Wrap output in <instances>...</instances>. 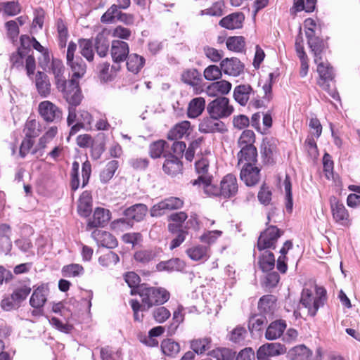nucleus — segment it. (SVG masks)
Here are the masks:
<instances>
[{
  "label": "nucleus",
  "mask_w": 360,
  "mask_h": 360,
  "mask_svg": "<svg viewBox=\"0 0 360 360\" xmlns=\"http://www.w3.org/2000/svg\"><path fill=\"white\" fill-rule=\"evenodd\" d=\"M238 190L236 177L231 174L226 175L220 182L219 186L207 184L205 193L209 195L219 196L223 198H229L234 196Z\"/></svg>",
  "instance_id": "1"
},
{
  "label": "nucleus",
  "mask_w": 360,
  "mask_h": 360,
  "mask_svg": "<svg viewBox=\"0 0 360 360\" xmlns=\"http://www.w3.org/2000/svg\"><path fill=\"white\" fill-rule=\"evenodd\" d=\"M316 296L314 297L311 290L304 288L302 292L300 303L308 309L311 316L316 314L321 307L324 305L326 291L323 287H316Z\"/></svg>",
  "instance_id": "2"
},
{
  "label": "nucleus",
  "mask_w": 360,
  "mask_h": 360,
  "mask_svg": "<svg viewBox=\"0 0 360 360\" xmlns=\"http://www.w3.org/2000/svg\"><path fill=\"white\" fill-rule=\"evenodd\" d=\"M138 294L148 309L155 304H163L168 301L170 295L165 288L146 286L139 288Z\"/></svg>",
  "instance_id": "3"
},
{
  "label": "nucleus",
  "mask_w": 360,
  "mask_h": 360,
  "mask_svg": "<svg viewBox=\"0 0 360 360\" xmlns=\"http://www.w3.org/2000/svg\"><path fill=\"white\" fill-rule=\"evenodd\" d=\"M58 90L63 94V98L70 105L77 106L82 98V92L79 86V82L75 78L63 83L62 87L56 86Z\"/></svg>",
  "instance_id": "4"
},
{
  "label": "nucleus",
  "mask_w": 360,
  "mask_h": 360,
  "mask_svg": "<svg viewBox=\"0 0 360 360\" xmlns=\"http://www.w3.org/2000/svg\"><path fill=\"white\" fill-rule=\"evenodd\" d=\"M233 105L229 103V99L219 96L212 101L207 106V111L210 116L224 119L229 117L233 112Z\"/></svg>",
  "instance_id": "5"
},
{
  "label": "nucleus",
  "mask_w": 360,
  "mask_h": 360,
  "mask_svg": "<svg viewBox=\"0 0 360 360\" xmlns=\"http://www.w3.org/2000/svg\"><path fill=\"white\" fill-rule=\"evenodd\" d=\"M38 112L43 120L48 123H58L62 120V110L50 101L39 103Z\"/></svg>",
  "instance_id": "6"
},
{
  "label": "nucleus",
  "mask_w": 360,
  "mask_h": 360,
  "mask_svg": "<svg viewBox=\"0 0 360 360\" xmlns=\"http://www.w3.org/2000/svg\"><path fill=\"white\" fill-rule=\"evenodd\" d=\"M283 231L276 226H270L261 233L257 240V249L259 251L266 249H275L278 238L282 236Z\"/></svg>",
  "instance_id": "7"
},
{
  "label": "nucleus",
  "mask_w": 360,
  "mask_h": 360,
  "mask_svg": "<svg viewBox=\"0 0 360 360\" xmlns=\"http://www.w3.org/2000/svg\"><path fill=\"white\" fill-rule=\"evenodd\" d=\"M198 129L204 134H223L227 131L226 124L217 117L210 116L204 117L198 125Z\"/></svg>",
  "instance_id": "8"
},
{
  "label": "nucleus",
  "mask_w": 360,
  "mask_h": 360,
  "mask_svg": "<svg viewBox=\"0 0 360 360\" xmlns=\"http://www.w3.org/2000/svg\"><path fill=\"white\" fill-rule=\"evenodd\" d=\"M195 167L196 172L198 174V178L194 180L192 184L193 185L202 184L203 185V189L205 190V186L207 184H211L212 179V175L208 172L209 161L206 158L202 157L195 162Z\"/></svg>",
  "instance_id": "9"
},
{
  "label": "nucleus",
  "mask_w": 360,
  "mask_h": 360,
  "mask_svg": "<svg viewBox=\"0 0 360 360\" xmlns=\"http://www.w3.org/2000/svg\"><path fill=\"white\" fill-rule=\"evenodd\" d=\"M286 352V347L280 343H266L258 349L257 357L258 360H267L269 356H276Z\"/></svg>",
  "instance_id": "10"
},
{
  "label": "nucleus",
  "mask_w": 360,
  "mask_h": 360,
  "mask_svg": "<svg viewBox=\"0 0 360 360\" xmlns=\"http://www.w3.org/2000/svg\"><path fill=\"white\" fill-rule=\"evenodd\" d=\"M110 54L115 63L125 61L129 55L128 44L120 40H113L111 44Z\"/></svg>",
  "instance_id": "11"
},
{
  "label": "nucleus",
  "mask_w": 360,
  "mask_h": 360,
  "mask_svg": "<svg viewBox=\"0 0 360 360\" xmlns=\"http://www.w3.org/2000/svg\"><path fill=\"white\" fill-rule=\"evenodd\" d=\"M260 169L255 165H243L240 170V179L248 186L257 184L260 179Z\"/></svg>",
  "instance_id": "12"
},
{
  "label": "nucleus",
  "mask_w": 360,
  "mask_h": 360,
  "mask_svg": "<svg viewBox=\"0 0 360 360\" xmlns=\"http://www.w3.org/2000/svg\"><path fill=\"white\" fill-rule=\"evenodd\" d=\"M220 66L224 74L233 77L240 75L244 70V65L235 57L222 60Z\"/></svg>",
  "instance_id": "13"
},
{
  "label": "nucleus",
  "mask_w": 360,
  "mask_h": 360,
  "mask_svg": "<svg viewBox=\"0 0 360 360\" xmlns=\"http://www.w3.org/2000/svg\"><path fill=\"white\" fill-rule=\"evenodd\" d=\"M245 20V15L241 12L231 13L223 18L219 22V25L228 30L239 29L243 27Z\"/></svg>",
  "instance_id": "14"
},
{
  "label": "nucleus",
  "mask_w": 360,
  "mask_h": 360,
  "mask_svg": "<svg viewBox=\"0 0 360 360\" xmlns=\"http://www.w3.org/2000/svg\"><path fill=\"white\" fill-rule=\"evenodd\" d=\"M110 219V212L105 208L97 207L91 219H89L87 226L89 228L104 226Z\"/></svg>",
  "instance_id": "15"
},
{
  "label": "nucleus",
  "mask_w": 360,
  "mask_h": 360,
  "mask_svg": "<svg viewBox=\"0 0 360 360\" xmlns=\"http://www.w3.org/2000/svg\"><path fill=\"white\" fill-rule=\"evenodd\" d=\"M286 323L284 320H276L272 321L266 328L265 331V338L268 340H274L281 338L285 328Z\"/></svg>",
  "instance_id": "16"
},
{
  "label": "nucleus",
  "mask_w": 360,
  "mask_h": 360,
  "mask_svg": "<svg viewBox=\"0 0 360 360\" xmlns=\"http://www.w3.org/2000/svg\"><path fill=\"white\" fill-rule=\"evenodd\" d=\"M330 207L333 219L336 222L345 224L348 220L349 214L343 203L333 198L330 200Z\"/></svg>",
  "instance_id": "17"
},
{
  "label": "nucleus",
  "mask_w": 360,
  "mask_h": 360,
  "mask_svg": "<svg viewBox=\"0 0 360 360\" xmlns=\"http://www.w3.org/2000/svg\"><path fill=\"white\" fill-rule=\"evenodd\" d=\"M238 165H255L257 162V150L255 146L243 147L238 153Z\"/></svg>",
  "instance_id": "18"
},
{
  "label": "nucleus",
  "mask_w": 360,
  "mask_h": 360,
  "mask_svg": "<svg viewBox=\"0 0 360 360\" xmlns=\"http://www.w3.org/2000/svg\"><path fill=\"white\" fill-rule=\"evenodd\" d=\"M35 86L38 94L43 98L48 97L51 94V83L47 75L38 71L35 76Z\"/></svg>",
  "instance_id": "19"
},
{
  "label": "nucleus",
  "mask_w": 360,
  "mask_h": 360,
  "mask_svg": "<svg viewBox=\"0 0 360 360\" xmlns=\"http://www.w3.org/2000/svg\"><path fill=\"white\" fill-rule=\"evenodd\" d=\"M165 157L166 159L162 166L164 172L171 176L179 174L183 167L180 159L176 156H172L171 153L165 155Z\"/></svg>",
  "instance_id": "20"
},
{
  "label": "nucleus",
  "mask_w": 360,
  "mask_h": 360,
  "mask_svg": "<svg viewBox=\"0 0 360 360\" xmlns=\"http://www.w3.org/2000/svg\"><path fill=\"white\" fill-rule=\"evenodd\" d=\"M316 63L317 64V71L321 78L319 84L323 89H326V86H329L327 81L333 79L334 77L333 68L329 64L323 63L321 58Z\"/></svg>",
  "instance_id": "21"
},
{
  "label": "nucleus",
  "mask_w": 360,
  "mask_h": 360,
  "mask_svg": "<svg viewBox=\"0 0 360 360\" xmlns=\"http://www.w3.org/2000/svg\"><path fill=\"white\" fill-rule=\"evenodd\" d=\"M148 212V207L142 203L135 204L124 211V216L136 221H142Z\"/></svg>",
  "instance_id": "22"
},
{
  "label": "nucleus",
  "mask_w": 360,
  "mask_h": 360,
  "mask_svg": "<svg viewBox=\"0 0 360 360\" xmlns=\"http://www.w3.org/2000/svg\"><path fill=\"white\" fill-rule=\"evenodd\" d=\"M98 245L107 248H113L117 245V239L109 232L96 230L92 233Z\"/></svg>",
  "instance_id": "23"
},
{
  "label": "nucleus",
  "mask_w": 360,
  "mask_h": 360,
  "mask_svg": "<svg viewBox=\"0 0 360 360\" xmlns=\"http://www.w3.org/2000/svg\"><path fill=\"white\" fill-rule=\"evenodd\" d=\"M252 93H253V90L250 85L240 84L234 88L233 98L238 103L245 106Z\"/></svg>",
  "instance_id": "24"
},
{
  "label": "nucleus",
  "mask_w": 360,
  "mask_h": 360,
  "mask_svg": "<svg viewBox=\"0 0 360 360\" xmlns=\"http://www.w3.org/2000/svg\"><path fill=\"white\" fill-rule=\"evenodd\" d=\"M48 291L47 287L44 285H41L36 288L30 297V305L36 309L42 307L46 302Z\"/></svg>",
  "instance_id": "25"
},
{
  "label": "nucleus",
  "mask_w": 360,
  "mask_h": 360,
  "mask_svg": "<svg viewBox=\"0 0 360 360\" xmlns=\"http://www.w3.org/2000/svg\"><path fill=\"white\" fill-rule=\"evenodd\" d=\"M205 108V100L202 97L193 98L188 103L187 115L189 118H196L200 116Z\"/></svg>",
  "instance_id": "26"
},
{
  "label": "nucleus",
  "mask_w": 360,
  "mask_h": 360,
  "mask_svg": "<svg viewBox=\"0 0 360 360\" xmlns=\"http://www.w3.org/2000/svg\"><path fill=\"white\" fill-rule=\"evenodd\" d=\"M185 266L186 264L184 261L179 258H172L158 263L157 269L158 271H181L184 269Z\"/></svg>",
  "instance_id": "27"
},
{
  "label": "nucleus",
  "mask_w": 360,
  "mask_h": 360,
  "mask_svg": "<svg viewBox=\"0 0 360 360\" xmlns=\"http://www.w3.org/2000/svg\"><path fill=\"white\" fill-rule=\"evenodd\" d=\"M68 65L72 72V77L75 79L82 77L85 72L86 66L84 60L79 56L73 58L72 60H67Z\"/></svg>",
  "instance_id": "28"
},
{
  "label": "nucleus",
  "mask_w": 360,
  "mask_h": 360,
  "mask_svg": "<svg viewBox=\"0 0 360 360\" xmlns=\"http://www.w3.org/2000/svg\"><path fill=\"white\" fill-rule=\"evenodd\" d=\"M267 323L266 315L253 314L249 318L248 329L252 334L261 332Z\"/></svg>",
  "instance_id": "29"
},
{
  "label": "nucleus",
  "mask_w": 360,
  "mask_h": 360,
  "mask_svg": "<svg viewBox=\"0 0 360 360\" xmlns=\"http://www.w3.org/2000/svg\"><path fill=\"white\" fill-rule=\"evenodd\" d=\"M145 58L137 53L129 54L127 58V68L129 71L137 74L143 68Z\"/></svg>",
  "instance_id": "30"
},
{
  "label": "nucleus",
  "mask_w": 360,
  "mask_h": 360,
  "mask_svg": "<svg viewBox=\"0 0 360 360\" xmlns=\"http://www.w3.org/2000/svg\"><path fill=\"white\" fill-rule=\"evenodd\" d=\"M289 355L291 360H312V352L303 345L293 347Z\"/></svg>",
  "instance_id": "31"
},
{
  "label": "nucleus",
  "mask_w": 360,
  "mask_h": 360,
  "mask_svg": "<svg viewBox=\"0 0 360 360\" xmlns=\"http://www.w3.org/2000/svg\"><path fill=\"white\" fill-rule=\"evenodd\" d=\"M276 299L272 295L262 297L258 302L259 310L265 314H271L276 306Z\"/></svg>",
  "instance_id": "32"
},
{
  "label": "nucleus",
  "mask_w": 360,
  "mask_h": 360,
  "mask_svg": "<svg viewBox=\"0 0 360 360\" xmlns=\"http://www.w3.org/2000/svg\"><path fill=\"white\" fill-rule=\"evenodd\" d=\"M208 247L205 245H196L187 249V255L194 261L207 260L209 257Z\"/></svg>",
  "instance_id": "33"
},
{
  "label": "nucleus",
  "mask_w": 360,
  "mask_h": 360,
  "mask_svg": "<svg viewBox=\"0 0 360 360\" xmlns=\"http://www.w3.org/2000/svg\"><path fill=\"white\" fill-rule=\"evenodd\" d=\"M181 80L185 84L195 87L200 86L202 78L200 73L196 69H189L182 73Z\"/></svg>",
  "instance_id": "34"
},
{
  "label": "nucleus",
  "mask_w": 360,
  "mask_h": 360,
  "mask_svg": "<svg viewBox=\"0 0 360 360\" xmlns=\"http://www.w3.org/2000/svg\"><path fill=\"white\" fill-rule=\"evenodd\" d=\"M212 347V340L210 338H203L193 340L191 341V348L193 352L198 354H202Z\"/></svg>",
  "instance_id": "35"
},
{
  "label": "nucleus",
  "mask_w": 360,
  "mask_h": 360,
  "mask_svg": "<svg viewBox=\"0 0 360 360\" xmlns=\"http://www.w3.org/2000/svg\"><path fill=\"white\" fill-rule=\"evenodd\" d=\"M259 267L263 271L272 270L275 266L274 255L269 251H264L259 257L258 261Z\"/></svg>",
  "instance_id": "36"
},
{
  "label": "nucleus",
  "mask_w": 360,
  "mask_h": 360,
  "mask_svg": "<svg viewBox=\"0 0 360 360\" xmlns=\"http://www.w3.org/2000/svg\"><path fill=\"white\" fill-rule=\"evenodd\" d=\"M190 127V122L188 121L181 122L169 131L168 133V139L171 140H176L182 138L188 133Z\"/></svg>",
  "instance_id": "37"
},
{
  "label": "nucleus",
  "mask_w": 360,
  "mask_h": 360,
  "mask_svg": "<svg viewBox=\"0 0 360 360\" xmlns=\"http://www.w3.org/2000/svg\"><path fill=\"white\" fill-rule=\"evenodd\" d=\"M51 72L55 77V83L56 86L62 87L63 83L66 81L63 76L64 67L61 61L58 60H53L51 63Z\"/></svg>",
  "instance_id": "38"
},
{
  "label": "nucleus",
  "mask_w": 360,
  "mask_h": 360,
  "mask_svg": "<svg viewBox=\"0 0 360 360\" xmlns=\"http://www.w3.org/2000/svg\"><path fill=\"white\" fill-rule=\"evenodd\" d=\"M79 52L89 62H91L94 58L93 43L91 39H82L79 41Z\"/></svg>",
  "instance_id": "39"
},
{
  "label": "nucleus",
  "mask_w": 360,
  "mask_h": 360,
  "mask_svg": "<svg viewBox=\"0 0 360 360\" xmlns=\"http://www.w3.org/2000/svg\"><path fill=\"white\" fill-rule=\"evenodd\" d=\"M124 280L131 290V295L138 294L139 288L145 285H139L140 277L134 271L127 272L124 274Z\"/></svg>",
  "instance_id": "40"
},
{
  "label": "nucleus",
  "mask_w": 360,
  "mask_h": 360,
  "mask_svg": "<svg viewBox=\"0 0 360 360\" xmlns=\"http://www.w3.org/2000/svg\"><path fill=\"white\" fill-rule=\"evenodd\" d=\"M161 349L166 356L174 357L179 352L180 346L174 340L166 339L161 343Z\"/></svg>",
  "instance_id": "41"
},
{
  "label": "nucleus",
  "mask_w": 360,
  "mask_h": 360,
  "mask_svg": "<svg viewBox=\"0 0 360 360\" xmlns=\"http://www.w3.org/2000/svg\"><path fill=\"white\" fill-rule=\"evenodd\" d=\"M217 360H236V352L229 348H217L209 353Z\"/></svg>",
  "instance_id": "42"
},
{
  "label": "nucleus",
  "mask_w": 360,
  "mask_h": 360,
  "mask_svg": "<svg viewBox=\"0 0 360 360\" xmlns=\"http://www.w3.org/2000/svg\"><path fill=\"white\" fill-rule=\"evenodd\" d=\"M118 168V161L111 160L108 162L105 167L100 174V179L101 182L105 184L108 182L114 176L115 171Z\"/></svg>",
  "instance_id": "43"
},
{
  "label": "nucleus",
  "mask_w": 360,
  "mask_h": 360,
  "mask_svg": "<svg viewBox=\"0 0 360 360\" xmlns=\"http://www.w3.org/2000/svg\"><path fill=\"white\" fill-rule=\"evenodd\" d=\"M226 45L230 51L241 52L245 46V38L242 36L229 37L226 39Z\"/></svg>",
  "instance_id": "44"
},
{
  "label": "nucleus",
  "mask_w": 360,
  "mask_h": 360,
  "mask_svg": "<svg viewBox=\"0 0 360 360\" xmlns=\"http://www.w3.org/2000/svg\"><path fill=\"white\" fill-rule=\"evenodd\" d=\"M95 49L100 57L107 56L109 49V41L103 34L99 33L95 38Z\"/></svg>",
  "instance_id": "45"
},
{
  "label": "nucleus",
  "mask_w": 360,
  "mask_h": 360,
  "mask_svg": "<svg viewBox=\"0 0 360 360\" xmlns=\"http://www.w3.org/2000/svg\"><path fill=\"white\" fill-rule=\"evenodd\" d=\"M276 148L274 141L270 140L263 141L261 147V153L266 162H271L273 160V155L276 152Z\"/></svg>",
  "instance_id": "46"
},
{
  "label": "nucleus",
  "mask_w": 360,
  "mask_h": 360,
  "mask_svg": "<svg viewBox=\"0 0 360 360\" xmlns=\"http://www.w3.org/2000/svg\"><path fill=\"white\" fill-rule=\"evenodd\" d=\"M255 134L253 131L246 129L243 131L238 141L240 148L255 146Z\"/></svg>",
  "instance_id": "47"
},
{
  "label": "nucleus",
  "mask_w": 360,
  "mask_h": 360,
  "mask_svg": "<svg viewBox=\"0 0 360 360\" xmlns=\"http://www.w3.org/2000/svg\"><path fill=\"white\" fill-rule=\"evenodd\" d=\"M84 268L78 264L65 265L62 269L63 276L65 277H76L84 274Z\"/></svg>",
  "instance_id": "48"
},
{
  "label": "nucleus",
  "mask_w": 360,
  "mask_h": 360,
  "mask_svg": "<svg viewBox=\"0 0 360 360\" xmlns=\"http://www.w3.org/2000/svg\"><path fill=\"white\" fill-rule=\"evenodd\" d=\"M248 333L242 326H236L230 333L229 340L235 343L244 344Z\"/></svg>",
  "instance_id": "49"
},
{
  "label": "nucleus",
  "mask_w": 360,
  "mask_h": 360,
  "mask_svg": "<svg viewBox=\"0 0 360 360\" xmlns=\"http://www.w3.org/2000/svg\"><path fill=\"white\" fill-rule=\"evenodd\" d=\"M308 44L314 54V62L318 63L321 60V53L323 49V41L319 37H314L309 40Z\"/></svg>",
  "instance_id": "50"
},
{
  "label": "nucleus",
  "mask_w": 360,
  "mask_h": 360,
  "mask_svg": "<svg viewBox=\"0 0 360 360\" xmlns=\"http://www.w3.org/2000/svg\"><path fill=\"white\" fill-rule=\"evenodd\" d=\"M31 292V288L27 285H22L18 287L11 294L12 299L19 304L25 300Z\"/></svg>",
  "instance_id": "51"
},
{
  "label": "nucleus",
  "mask_w": 360,
  "mask_h": 360,
  "mask_svg": "<svg viewBox=\"0 0 360 360\" xmlns=\"http://www.w3.org/2000/svg\"><path fill=\"white\" fill-rule=\"evenodd\" d=\"M120 11L115 4H112L101 16V21L103 23L110 24L115 22L118 18Z\"/></svg>",
  "instance_id": "52"
},
{
  "label": "nucleus",
  "mask_w": 360,
  "mask_h": 360,
  "mask_svg": "<svg viewBox=\"0 0 360 360\" xmlns=\"http://www.w3.org/2000/svg\"><path fill=\"white\" fill-rule=\"evenodd\" d=\"M120 261L119 256L112 251H108L107 253L101 256L98 262L103 266H110L116 264Z\"/></svg>",
  "instance_id": "53"
},
{
  "label": "nucleus",
  "mask_w": 360,
  "mask_h": 360,
  "mask_svg": "<svg viewBox=\"0 0 360 360\" xmlns=\"http://www.w3.org/2000/svg\"><path fill=\"white\" fill-rule=\"evenodd\" d=\"M155 254L150 250H141L136 251L134 255V259L141 264H147L152 261Z\"/></svg>",
  "instance_id": "54"
},
{
  "label": "nucleus",
  "mask_w": 360,
  "mask_h": 360,
  "mask_svg": "<svg viewBox=\"0 0 360 360\" xmlns=\"http://www.w3.org/2000/svg\"><path fill=\"white\" fill-rule=\"evenodd\" d=\"M166 147H167V143L163 140H159L151 143L150 146V154L151 158H160Z\"/></svg>",
  "instance_id": "55"
},
{
  "label": "nucleus",
  "mask_w": 360,
  "mask_h": 360,
  "mask_svg": "<svg viewBox=\"0 0 360 360\" xmlns=\"http://www.w3.org/2000/svg\"><path fill=\"white\" fill-rule=\"evenodd\" d=\"M222 70L217 65H211L204 70V77L207 80L213 81L221 77Z\"/></svg>",
  "instance_id": "56"
},
{
  "label": "nucleus",
  "mask_w": 360,
  "mask_h": 360,
  "mask_svg": "<svg viewBox=\"0 0 360 360\" xmlns=\"http://www.w3.org/2000/svg\"><path fill=\"white\" fill-rule=\"evenodd\" d=\"M170 316V311L165 307H156L153 311V317L156 322L160 323H164Z\"/></svg>",
  "instance_id": "57"
},
{
  "label": "nucleus",
  "mask_w": 360,
  "mask_h": 360,
  "mask_svg": "<svg viewBox=\"0 0 360 360\" xmlns=\"http://www.w3.org/2000/svg\"><path fill=\"white\" fill-rule=\"evenodd\" d=\"M203 52L207 58L214 63L220 61L224 56V51L221 50H217L213 47L205 46L203 48Z\"/></svg>",
  "instance_id": "58"
},
{
  "label": "nucleus",
  "mask_w": 360,
  "mask_h": 360,
  "mask_svg": "<svg viewBox=\"0 0 360 360\" xmlns=\"http://www.w3.org/2000/svg\"><path fill=\"white\" fill-rule=\"evenodd\" d=\"M57 133V127L53 126L50 127L45 133V134L39 139L38 143L39 148H45L46 147V144L49 143L56 136Z\"/></svg>",
  "instance_id": "59"
},
{
  "label": "nucleus",
  "mask_w": 360,
  "mask_h": 360,
  "mask_svg": "<svg viewBox=\"0 0 360 360\" xmlns=\"http://www.w3.org/2000/svg\"><path fill=\"white\" fill-rule=\"evenodd\" d=\"M57 30L58 33L59 44L61 48H64L66 46L68 37V31L67 27L62 20H58Z\"/></svg>",
  "instance_id": "60"
},
{
  "label": "nucleus",
  "mask_w": 360,
  "mask_h": 360,
  "mask_svg": "<svg viewBox=\"0 0 360 360\" xmlns=\"http://www.w3.org/2000/svg\"><path fill=\"white\" fill-rule=\"evenodd\" d=\"M284 188L285 191V207L288 211L291 212L292 210V186L290 177L288 176H286L285 180H284Z\"/></svg>",
  "instance_id": "61"
},
{
  "label": "nucleus",
  "mask_w": 360,
  "mask_h": 360,
  "mask_svg": "<svg viewBox=\"0 0 360 360\" xmlns=\"http://www.w3.org/2000/svg\"><path fill=\"white\" fill-rule=\"evenodd\" d=\"M7 35L12 40L13 42L15 41L19 34L18 24L16 20H9L5 24Z\"/></svg>",
  "instance_id": "62"
},
{
  "label": "nucleus",
  "mask_w": 360,
  "mask_h": 360,
  "mask_svg": "<svg viewBox=\"0 0 360 360\" xmlns=\"http://www.w3.org/2000/svg\"><path fill=\"white\" fill-rule=\"evenodd\" d=\"M208 89L216 90L221 94H227L231 89V84L226 80H221L212 83Z\"/></svg>",
  "instance_id": "63"
},
{
  "label": "nucleus",
  "mask_w": 360,
  "mask_h": 360,
  "mask_svg": "<svg viewBox=\"0 0 360 360\" xmlns=\"http://www.w3.org/2000/svg\"><path fill=\"white\" fill-rule=\"evenodd\" d=\"M4 13L8 15H16L20 12V6L18 1H7L3 3Z\"/></svg>",
  "instance_id": "64"
}]
</instances>
